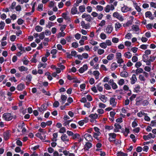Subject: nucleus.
Returning <instances> with one entry per match:
<instances>
[{"mask_svg": "<svg viewBox=\"0 0 156 156\" xmlns=\"http://www.w3.org/2000/svg\"><path fill=\"white\" fill-rule=\"evenodd\" d=\"M3 118L6 121L11 120L12 119V116L10 113H6L3 115Z\"/></svg>", "mask_w": 156, "mask_h": 156, "instance_id": "f257e3e1", "label": "nucleus"}, {"mask_svg": "<svg viewBox=\"0 0 156 156\" xmlns=\"http://www.w3.org/2000/svg\"><path fill=\"white\" fill-rule=\"evenodd\" d=\"M72 138L74 140H76L78 139V142H81L83 140V138H81L80 135L78 133L73 134L72 136Z\"/></svg>", "mask_w": 156, "mask_h": 156, "instance_id": "f03ea898", "label": "nucleus"}, {"mask_svg": "<svg viewBox=\"0 0 156 156\" xmlns=\"http://www.w3.org/2000/svg\"><path fill=\"white\" fill-rule=\"evenodd\" d=\"M108 83L113 90H115L118 87L117 85L114 82L113 79H110Z\"/></svg>", "mask_w": 156, "mask_h": 156, "instance_id": "7ed1b4c3", "label": "nucleus"}, {"mask_svg": "<svg viewBox=\"0 0 156 156\" xmlns=\"http://www.w3.org/2000/svg\"><path fill=\"white\" fill-rule=\"evenodd\" d=\"M113 16L114 17L116 18L121 21H123L124 20V19L122 16L118 12H114L113 14Z\"/></svg>", "mask_w": 156, "mask_h": 156, "instance_id": "20e7f679", "label": "nucleus"}, {"mask_svg": "<svg viewBox=\"0 0 156 156\" xmlns=\"http://www.w3.org/2000/svg\"><path fill=\"white\" fill-rule=\"evenodd\" d=\"M84 137L86 140L88 142H92L93 140V138L92 136L88 133H85Z\"/></svg>", "mask_w": 156, "mask_h": 156, "instance_id": "39448f33", "label": "nucleus"}, {"mask_svg": "<svg viewBox=\"0 0 156 156\" xmlns=\"http://www.w3.org/2000/svg\"><path fill=\"white\" fill-rule=\"evenodd\" d=\"M110 104L113 107H115L116 106L117 102L115 101V99L114 98H111L109 100Z\"/></svg>", "mask_w": 156, "mask_h": 156, "instance_id": "423d86ee", "label": "nucleus"}, {"mask_svg": "<svg viewBox=\"0 0 156 156\" xmlns=\"http://www.w3.org/2000/svg\"><path fill=\"white\" fill-rule=\"evenodd\" d=\"M95 133H94V137L96 139H97V136H99L101 133L99 131V129L97 127H94V128Z\"/></svg>", "mask_w": 156, "mask_h": 156, "instance_id": "0eeeda50", "label": "nucleus"}, {"mask_svg": "<svg viewBox=\"0 0 156 156\" xmlns=\"http://www.w3.org/2000/svg\"><path fill=\"white\" fill-rule=\"evenodd\" d=\"M82 18H85V20L88 22L91 20V17L90 15L87 14L85 13H84L82 16Z\"/></svg>", "mask_w": 156, "mask_h": 156, "instance_id": "6e6552de", "label": "nucleus"}, {"mask_svg": "<svg viewBox=\"0 0 156 156\" xmlns=\"http://www.w3.org/2000/svg\"><path fill=\"white\" fill-rule=\"evenodd\" d=\"M92 146V144L89 142L86 143L84 146V149L85 151H89L90 148Z\"/></svg>", "mask_w": 156, "mask_h": 156, "instance_id": "1a4fd4ad", "label": "nucleus"}, {"mask_svg": "<svg viewBox=\"0 0 156 156\" xmlns=\"http://www.w3.org/2000/svg\"><path fill=\"white\" fill-rule=\"evenodd\" d=\"M121 10L122 12H126L128 11L131 10L132 9L131 8H129L127 6L124 5L123 7L121 8Z\"/></svg>", "mask_w": 156, "mask_h": 156, "instance_id": "9d476101", "label": "nucleus"}, {"mask_svg": "<svg viewBox=\"0 0 156 156\" xmlns=\"http://www.w3.org/2000/svg\"><path fill=\"white\" fill-rule=\"evenodd\" d=\"M81 25L83 28L87 29L90 27L89 23L85 24L84 21H82L80 23Z\"/></svg>", "mask_w": 156, "mask_h": 156, "instance_id": "9b49d317", "label": "nucleus"}, {"mask_svg": "<svg viewBox=\"0 0 156 156\" xmlns=\"http://www.w3.org/2000/svg\"><path fill=\"white\" fill-rule=\"evenodd\" d=\"M130 83L131 84H134L137 81V79L135 74H133L130 78Z\"/></svg>", "mask_w": 156, "mask_h": 156, "instance_id": "f8f14e48", "label": "nucleus"}, {"mask_svg": "<svg viewBox=\"0 0 156 156\" xmlns=\"http://www.w3.org/2000/svg\"><path fill=\"white\" fill-rule=\"evenodd\" d=\"M89 117L91 119L90 120L91 122H93L94 120L97 119L98 117V115L97 114H91L89 115Z\"/></svg>", "mask_w": 156, "mask_h": 156, "instance_id": "ddd939ff", "label": "nucleus"}, {"mask_svg": "<svg viewBox=\"0 0 156 156\" xmlns=\"http://www.w3.org/2000/svg\"><path fill=\"white\" fill-rule=\"evenodd\" d=\"M88 68V66L87 65H84L82 67H81L79 70V71L80 73H83L86 71Z\"/></svg>", "mask_w": 156, "mask_h": 156, "instance_id": "4468645a", "label": "nucleus"}, {"mask_svg": "<svg viewBox=\"0 0 156 156\" xmlns=\"http://www.w3.org/2000/svg\"><path fill=\"white\" fill-rule=\"evenodd\" d=\"M88 120V118L86 117L84 119L79 121L78 123L80 126H82L84 123L87 122Z\"/></svg>", "mask_w": 156, "mask_h": 156, "instance_id": "2eb2a0df", "label": "nucleus"}, {"mask_svg": "<svg viewBox=\"0 0 156 156\" xmlns=\"http://www.w3.org/2000/svg\"><path fill=\"white\" fill-rule=\"evenodd\" d=\"M99 98L104 103H105L107 101V97L104 95H100L98 96Z\"/></svg>", "mask_w": 156, "mask_h": 156, "instance_id": "dca6fc26", "label": "nucleus"}, {"mask_svg": "<svg viewBox=\"0 0 156 156\" xmlns=\"http://www.w3.org/2000/svg\"><path fill=\"white\" fill-rule=\"evenodd\" d=\"M132 29L133 30L136 32V33L138 34L139 33V28L138 26L136 25H133L132 26Z\"/></svg>", "mask_w": 156, "mask_h": 156, "instance_id": "f3484780", "label": "nucleus"}, {"mask_svg": "<svg viewBox=\"0 0 156 156\" xmlns=\"http://www.w3.org/2000/svg\"><path fill=\"white\" fill-rule=\"evenodd\" d=\"M113 27L111 25H108L106 28V32L107 33L110 34L112 31Z\"/></svg>", "mask_w": 156, "mask_h": 156, "instance_id": "a211bd4d", "label": "nucleus"}, {"mask_svg": "<svg viewBox=\"0 0 156 156\" xmlns=\"http://www.w3.org/2000/svg\"><path fill=\"white\" fill-rule=\"evenodd\" d=\"M97 90L100 92L103 91V85L101 83H99L98 84L96 85Z\"/></svg>", "mask_w": 156, "mask_h": 156, "instance_id": "6ab92c4d", "label": "nucleus"}, {"mask_svg": "<svg viewBox=\"0 0 156 156\" xmlns=\"http://www.w3.org/2000/svg\"><path fill=\"white\" fill-rule=\"evenodd\" d=\"M61 139L63 142L68 141L69 140L67 136L65 134H63L62 135L61 137Z\"/></svg>", "mask_w": 156, "mask_h": 156, "instance_id": "aec40b11", "label": "nucleus"}, {"mask_svg": "<svg viewBox=\"0 0 156 156\" xmlns=\"http://www.w3.org/2000/svg\"><path fill=\"white\" fill-rule=\"evenodd\" d=\"M145 16L146 18H149L150 19H153V18L152 17V14L150 11L146 12L145 13Z\"/></svg>", "mask_w": 156, "mask_h": 156, "instance_id": "412c9836", "label": "nucleus"}, {"mask_svg": "<svg viewBox=\"0 0 156 156\" xmlns=\"http://www.w3.org/2000/svg\"><path fill=\"white\" fill-rule=\"evenodd\" d=\"M118 67V65L116 63L113 62L111 64L110 69L111 71H113L115 70Z\"/></svg>", "mask_w": 156, "mask_h": 156, "instance_id": "4be33fe9", "label": "nucleus"}, {"mask_svg": "<svg viewBox=\"0 0 156 156\" xmlns=\"http://www.w3.org/2000/svg\"><path fill=\"white\" fill-rule=\"evenodd\" d=\"M140 85L137 84L135 85V87L134 88V92L136 93H138L140 92Z\"/></svg>", "mask_w": 156, "mask_h": 156, "instance_id": "5701e85b", "label": "nucleus"}, {"mask_svg": "<svg viewBox=\"0 0 156 156\" xmlns=\"http://www.w3.org/2000/svg\"><path fill=\"white\" fill-rule=\"evenodd\" d=\"M3 134L4 139L5 140H7L9 138L10 134L9 131L4 132Z\"/></svg>", "mask_w": 156, "mask_h": 156, "instance_id": "b1692460", "label": "nucleus"}, {"mask_svg": "<svg viewBox=\"0 0 156 156\" xmlns=\"http://www.w3.org/2000/svg\"><path fill=\"white\" fill-rule=\"evenodd\" d=\"M115 30L116 31L122 27V25L119 22H117L115 24Z\"/></svg>", "mask_w": 156, "mask_h": 156, "instance_id": "393cba45", "label": "nucleus"}, {"mask_svg": "<svg viewBox=\"0 0 156 156\" xmlns=\"http://www.w3.org/2000/svg\"><path fill=\"white\" fill-rule=\"evenodd\" d=\"M67 98V97L65 95H62L61 96V100L60 102L62 103V104H63L65 103V101Z\"/></svg>", "mask_w": 156, "mask_h": 156, "instance_id": "a878e982", "label": "nucleus"}, {"mask_svg": "<svg viewBox=\"0 0 156 156\" xmlns=\"http://www.w3.org/2000/svg\"><path fill=\"white\" fill-rule=\"evenodd\" d=\"M120 75L122 77H127L128 76V74L127 72L125 70H124L121 73Z\"/></svg>", "mask_w": 156, "mask_h": 156, "instance_id": "bb28decb", "label": "nucleus"}, {"mask_svg": "<svg viewBox=\"0 0 156 156\" xmlns=\"http://www.w3.org/2000/svg\"><path fill=\"white\" fill-rule=\"evenodd\" d=\"M124 56L125 58L129 59L132 57V54L129 52H127L124 54Z\"/></svg>", "mask_w": 156, "mask_h": 156, "instance_id": "cd10ccee", "label": "nucleus"}, {"mask_svg": "<svg viewBox=\"0 0 156 156\" xmlns=\"http://www.w3.org/2000/svg\"><path fill=\"white\" fill-rule=\"evenodd\" d=\"M24 87L25 85L24 84L20 83L17 86V89L19 90H22L24 88Z\"/></svg>", "mask_w": 156, "mask_h": 156, "instance_id": "c85d7f7f", "label": "nucleus"}, {"mask_svg": "<svg viewBox=\"0 0 156 156\" xmlns=\"http://www.w3.org/2000/svg\"><path fill=\"white\" fill-rule=\"evenodd\" d=\"M77 8L74 6L72 8L71 13L73 15H74L77 13Z\"/></svg>", "mask_w": 156, "mask_h": 156, "instance_id": "c756f323", "label": "nucleus"}, {"mask_svg": "<svg viewBox=\"0 0 156 156\" xmlns=\"http://www.w3.org/2000/svg\"><path fill=\"white\" fill-rule=\"evenodd\" d=\"M35 136L37 137H38L41 140H44L45 138L46 137V135H44V137H43L41 135V134L37 133H36L35 134Z\"/></svg>", "mask_w": 156, "mask_h": 156, "instance_id": "7c9ffc66", "label": "nucleus"}, {"mask_svg": "<svg viewBox=\"0 0 156 156\" xmlns=\"http://www.w3.org/2000/svg\"><path fill=\"white\" fill-rule=\"evenodd\" d=\"M144 70L141 68H137L135 71V73L136 75L142 73L143 72Z\"/></svg>", "mask_w": 156, "mask_h": 156, "instance_id": "2f4dec72", "label": "nucleus"}, {"mask_svg": "<svg viewBox=\"0 0 156 156\" xmlns=\"http://www.w3.org/2000/svg\"><path fill=\"white\" fill-rule=\"evenodd\" d=\"M93 74L95 76L96 79L97 80L99 78V76L100 73L98 71L96 70L93 72Z\"/></svg>", "mask_w": 156, "mask_h": 156, "instance_id": "473e14b6", "label": "nucleus"}, {"mask_svg": "<svg viewBox=\"0 0 156 156\" xmlns=\"http://www.w3.org/2000/svg\"><path fill=\"white\" fill-rule=\"evenodd\" d=\"M46 66V63H43L41 62H39V64L38 65L37 67L38 68H40L41 67H43V68H45Z\"/></svg>", "mask_w": 156, "mask_h": 156, "instance_id": "72a5a7b5", "label": "nucleus"}, {"mask_svg": "<svg viewBox=\"0 0 156 156\" xmlns=\"http://www.w3.org/2000/svg\"><path fill=\"white\" fill-rule=\"evenodd\" d=\"M20 71L22 72L24 71H27L28 70V69L24 66H21L19 67L18 68Z\"/></svg>", "mask_w": 156, "mask_h": 156, "instance_id": "f704fd0d", "label": "nucleus"}, {"mask_svg": "<svg viewBox=\"0 0 156 156\" xmlns=\"http://www.w3.org/2000/svg\"><path fill=\"white\" fill-rule=\"evenodd\" d=\"M108 135L109 136V138H111L113 139H115L116 137V134L114 133H110L108 134Z\"/></svg>", "mask_w": 156, "mask_h": 156, "instance_id": "c9c22d12", "label": "nucleus"}, {"mask_svg": "<svg viewBox=\"0 0 156 156\" xmlns=\"http://www.w3.org/2000/svg\"><path fill=\"white\" fill-rule=\"evenodd\" d=\"M43 28L40 26H37L35 27V30L38 32H41Z\"/></svg>", "mask_w": 156, "mask_h": 156, "instance_id": "e433bc0d", "label": "nucleus"}, {"mask_svg": "<svg viewBox=\"0 0 156 156\" xmlns=\"http://www.w3.org/2000/svg\"><path fill=\"white\" fill-rule=\"evenodd\" d=\"M134 7L136 9L137 11L138 12H140L141 11V9L137 5V3H134Z\"/></svg>", "mask_w": 156, "mask_h": 156, "instance_id": "4c0bfd02", "label": "nucleus"}, {"mask_svg": "<svg viewBox=\"0 0 156 156\" xmlns=\"http://www.w3.org/2000/svg\"><path fill=\"white\" fill-rule=\"evenodd\" d=\"M46 109L45 106L44 105H41L40 108H38V110L40 112H42L43 111Z\"/></svg>", "mask_w": 156, "mask_h": 156, "instance_id": "58836bf2", "label": "nucleus"}, {"mask_svg": "<svg viewBox=\"0 0 156 156\" xmlns=\"http://www.w3.org/2000/svg\"><path fill=\"white\" fill-rule=\"evenodd\" d=\"M125 83L124 80L123 79H120L118 82V83L119 86H122Z\"/></svg>", "mask_w": 156, "mask_h": 156, "instance_id": "ea45409f", "label": "nucleus"}, {"mask_svg": "<svg viewBox=\"0 0 156 156\" xmlns=\"http://www.w3.org/2000/svg\"><path fill=\"white\" fill-rule=\"evenodd\" d=\"M114 55L113 54H111L108 55L107 57V58L108 60H112L113 59L114 57Z\"/></svg>", "mask_w": 156, "mask_h": 156, "instance_id": "a19ab883", "label": "nucleus"}, {"mask_svg": "<svg viewBox=\"0 0 156 156\" xmlns=\"http://www.w3.org/2000/svg\"><path fill=\"white\" fill-rule=\"evenodd\" d=\"M32 78V76L31 75L28 74L26 77V80L27 82H30L31 81Z\"/></svg>", "mask_w": 156, "mask_h": 156, "instance_id": "79ce46f5", "label": "nucleus"}, {"mask_svg": "<svg viewBox=\"0 0 156 156\" xmlns=\"http://www.w3.org/2000/svg\"><path fill=\"white\" fill-rule=\"evenodd\" d=\"M85 7L84 5L80 6L79 7V11L80 12H83L85 11Z\"/></svg>", "mask_w": 156, "mask_h": 156, "instance_id": "37998d69", "label": "nucleus"}, {"mask_svg": "<svg viewBox=\"0 0 156 156\" xmlns=\"http://www.w3.org/2000/svg\"><path fill=\"white\" fill-rule=\"evenodd\" d=\"M100 37L101 39L105 40L107 38L106 34L104 33H101L100 35Z\"/></svg>", "mask_w": 156, "mask_h": 156, "instance_id": "c03bdc74", "label": "nucleus"}, {"mask_svg": "<svg viewBox=\"0 0 156 156\" xmlns=\"http://www.w3.org/2000/svg\"><path fill=\"white\" fill-rule=\"evenodd\" d=\"M132 37V34L130 33H129L125 36V38L127 39H130Z\"/></svg>", "mask_w": 156, "mask_h": 156, "instance_id": "a18cd8bd", "label": "nucleus"}, {"mask_svg": "<svg viewBox=\"0 0 156 156\" xmlns=\"http://www.w3.org/2000/svg\"><path fill=\"white\" fill-rule=\"evenodd\" d=\"M127 154L122 152H119L117 154V156H127Z\"/></svg>", "mask_w": 156, "mask_h": 156, "instance_id": "49530a36", "label": "nucleus"}, {"mask_svg": "<svg viewBox=\"0 0 156 156\" xmlns=\"http://www.w3.org/2000/svg\"><path fill=\"white\" fill-rule=\"evenodd\" d=\"M43 4H40L38 5L37 9L38 11H43Z\"/></svg>", "mask_w": 156, "mask_h": 156, "instance_id": "de8ad7c7", "label": "nucleus"}, {"mask_svg": "<svg viewBox=\"0 0 156 156\" xmlns=\"http://www.w3.org/2000/svg\"><path fill=\"white\" fill-rule=\"evenodd\" d=\"M129 129L126 128L125 131L124 132V134L125 136H126L128 135V134L129 133Z\"/></svg>", "mask_w": 156, "mask_h": 156, "instance_id": "09e8293b", "label": "nucleus"}, {"mask_svg": "<svg viewBox=\"0 0 156 156\" xmlns=\"http://www.w3.org/2000/svg\"><path fill=\"white\" fill-rule=\"evenodd\" d=\"M104 87L106 90H110L111 89L110 85L108 83H105L104 85Z\"/></svg>", "mask_w": 156, "mask_h": 156, "instance_id": "8fccbe9b", "label": "nucleus"}, {"mask_svg": "<svg viewBox=\"0 0 156 156\" xmlns=\"http://www.w3.org/2000/svg\"><path fill=\"white\" fill-rule=\"evenodd\" d=\"M99 45L100 47L101 48L105 49L106 48L107 46L105 43V42H103L101 43Z\"/></svg>", "mask_w": 156, "mask_h": 156, "instance_id": "3c124183", "label": "nucleus"}, {"mask_svg": "<svg viewBox=\"0 0 156 156\" xmlns=\"http://www.w3.org/2000/svg\"><path fill=\"white\" fill-rule=\"evenodd\" d=\"M5 25V23L1 21L0 23V30H2L4 28Z\"/></svg>", "mask_w": 156, "mask_h": 156, "instance_id": "603ef678", "label": "nucleus"}, {"mask_svg": "<svg viewBox=\"0 0 156 156\" xmlns=\"http://www.w3.org/2000/svg\"><path fill=\"white\" fill-rule=\"evenodd\" d=\"M116 59H118L122 58L121 54L120 52H117L116 55Z\"/></svg>", "mask_w": 156, "mask_h": 156, "instance_id": "864d4df0", "label": "nucleus"}, {"mask_svg": "<svg viewBox=\"0 0 156 156\" xmlns=\"http://www.w3.org/2000/svg\"><path fill=\"white\" fill-rule=\"evenodd\" d=\"M145 115H146V114L143 112H140L137 114V116L140 117H141L143 115L144 116Z\"/></svg>", "mask_w": 156, "mask_h": 156, "instance_id": "5fc2aeb1", "label": "nucleus"}, {"mask_svg": "<svg viewBox=\"0 0 156 156\" xmlns=\"http://www.w3.org/2000/svg\"><path fill=\"white\" fill-rule=\"evenodd\" d=\"M139 79L141 81L144 82L145 80V79L144 76L142 75H140L139 76Z\"/></svg>", "mask_w": 156, "mask_h": 156, "instance_id": "6e6d98bb", "label": "nucleus"}, {"mask_svg": "<svg viewBox=\"0 0 156 156\" xmlns=\"http://www.w3.org/2000/svg\"><path fill=\"white\" fill-rule=\"evenodd\" d=\"M105 52L104 50L101 49H99L98 50V53L100 55H101L103 54Z\"/></svg>", "mask_w": 156, "mask_h": 156, "instance_id": "4d7b16f0", "label": "nucleus"}, {"mask_svg": "<svg viewBox=\"0 0 156 156\" xmlns=\"http://www.w3.org/2000/svg\"><path fill=\"white\" fill-rule=\"evenodd\" d=\"M109 7V5H108L105 8L104 10L106 12H108L110 11V9Z\"/></svg>", "mask_w": 156, "mask_h": 156, "instance_id": "13d9d810", "label": "nucleus"}, {"mask_svg": "<svg viewBox=\"0 0 156 156\" xmlns=\"http://www.w3.org/2000/svg\"><path fill=\"white\" fill-rule=\"evenodd\" d=\"M141 65H142L141 62L140 61H139V62H137L136 63L135 65V66L137 68H138L140 67Z\"/></svg>", "mask_w": 156, "mask_h": 156, "instance_id": "bf43d9fd", "label": "nucleus"}, {"mask_svg": "<svg viewBox=\"0 0 156 156\" xmlns=\"http://www.w3.org/2000/svg\"><path fill=\"white\" fill-rule=\"evenodd\" d=\"M96 8L97 9V10L99 11H102L103 9V6L100 5H97L96 6Z\"/></svg>", "mask_w": 156, "mask_h": 156, "instance_id": "052dcab7", "label": "nucleus"}, {"mask_svg": "<svg viewBox=\"0 0 156 156\" xmlns=\"http://www.w3.org/2000/svg\"><path fill=\"white\" fill-rule=\"evenodd\" d=\"M66 131V128L64 127L61 128L59 131V133H63Z\"/></svg>", "mask_w": 156, "mask_h": 156, "instance_id": "680f3d73", "label": "nucleus"}, {"mask_svg": "<svg viewBox=\"0 0 156 156\" xmlns=\"http://www.w3.org/2000/svg\"><path fill=\"white\" fill-rule=\"evenodd\" d=\"M86 85L84 83H83L80 85V88L81 91H82L84 90L85 88Z\"/></svg>", "mask_w": 156, "mask_h": 156, "instance_id": "e2e57ef3", "label": "nucleus"}, {"mask_svg": "<svg viewBox=\"0 0 156 156\" xmlns=\"http://www.w3.org/2000/svg\"><path fill=\"white\" fill-rule=\"evenodd\" d=\"M132 60L133 62H136L138 60V57L136 56H133L132 58Z\"/></svg>", "mask_w": 156, "mask_h": 156, "instance_id": "0e129e2a", "label": "nucleus"}, {"mask_svg": "<svg viewBox=\"0 0 156 156\" xmlns=\"http://www.w3.org/2000/svg\"><path fill=\"white\" fill-rule=\"evenodd\" d=\"M114 126L116 129H121L122 128L121 126L119 124L117 123H115L114 124Z\"/></svg>", "mask_w": 156, "mask_h": 156, "instance_id": "69168bd1", "label": "nucleus"}, {"mask_svg": "<svg viewBox=\"0 0 156 156\" xmlns=\"http://www.w3.org/2000/svg\"><path fill=\"white\" fill-rule=\"evenodd\" d=\"M59 105V103L57 101H56L54 102L53 104V106L54 107L57 108L58 107Z\"/></svg>", "mask_w": 156, "mask_h": 156, "instance_id": "338daca9", "label": "nucleus"}, {"mask_svg": "<svg viewBox=\"0 0 156 156\" xmlns=\"http://www.w3.org/2000/svg\"><path fill=\"white\" fill-rule=\"evenodd\" d=\"M150 6L151 7H153L154 8H156V3L153 2H151L150 3Z\"/></svg>", "mask_w": 156, "mask_h": 156, "instance_id": "774afa93", "label": "nucleus"}]
</instances>
